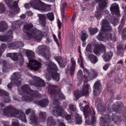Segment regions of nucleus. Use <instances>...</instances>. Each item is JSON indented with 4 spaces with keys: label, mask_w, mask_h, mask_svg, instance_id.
<instances>
[{
    "label": "nucleus",
    "mask_w": 126,
    "mask_h": 126,
    "mask_svg": "<svg viewBox=\"0 0 126 126\" xmlns=\"http://www.w3.org/2000/svg\"><path fill=\"white\" fill-rule=\"evenodd\" d=\"M36 51L47 61L45 63L47 69L45 74L47 80H51V77H52L54 80L59 81L60 80V74L57 73L58 70V66L50 59V58H51V53L49 50H47L46 46H39Z\"/></svg>",
    "instance_id": "nucleus-1"
},
{
    "label": "nucleus",
    "mask_w": 126,
    "mask_h": 126,
    "mask_svg": "<svg viewBox=\"0 0 126 126\" xmlns=\"http://www.w3.org/2000/svg\"><path fill=\"white\" fill-rule=\"evenodd\" d=\"M32 28H33V24H32L25 25L24 26V29L29 31L27 32V37L29 39H33L37 42H41L42 38L44 37L45 32L36 29L31 30Z\"/></svg>",
    "instance_id": "nucleus-2"
},
{
    "label": "nucleus",
    "mask_w": 126,
    "mask_h": 126,
    "mask_svg": "<svg viewBox=\"0 0 126 126\" xmlns=\"http://www.w3.org/2000/svg\"><path fill=\"white\" fill-rule=\"evenodd\" d=\"M59 100L56 98L53 101V105L50 107V110H52V115L55 117H62L64 118L67 121H69L71 118V116L63 110V107L59 105Z\"/></svg>",
    "instance_id": "nucleus-3"
},
{
    "label": "nucleus",
    "mask_w": 126,
    "mask_h": 126,
    "mask_svg": "<svg viewBox=\"0 0 126 126\" xmlns=\"http://www.w3.org/2000/svg\"><path fill=\"white\" fill-rule=\"evenodd\" d=\"M22 94L20 93L21 95H24L22 96V99L25 102H31L36 98L41 97V94L36 91H33L27 85H24L22 87Z\"/></svg>",
    "instance_id": "nucleus-4"
},
{
    "label": "nucleus",
    "mask_w": 126,
    "mask_h": 126,
    "mask_svg": "<svg viewBox=\"0 0 126 126\" xmlns=\"http://www.w3.org/2000/svg\"><path fill=\"white\" fill-rule=\"evenodd\" d=\"M108 21H110L112 24H113L114 26L116 25L117 23H119V19L115 18L113 16L108 15V17L106 18L105 19H103L101 21V31L102 32H109L112 30V27L109 24Z\"/></svg>",
    "instance_id": "nucleus-5"
},
{
    "label": "nucleus",
    "mask_w": 126,
    "mask_h": 126,
    "mask_svg": "<svg viewBox=\"0 0 126 126\" xmlns=\"http://www.w3.org/2000/svg\"><path fill=\"white\" fill-rule=\"evenodd\" d=\"M32 3L33 8L39 10L41 12H46V11L51 10V5L44 4L40 0H32Z\"/></svg>",
    "instance_id": "nucleus-6"
},
{
    "label": "nucleus",
    "mask_w": 126,
    "mask_h": 126,
    "mask_svg": "<svg viewBox=\"0 0 126 126\" xmlns=\"http://www.w3.org/2000/svg\"><path fill=\"white\" fill-rule=\"evenodd\" d=\"M83 104L80 103L79 104V107H82L80 108L81 111H83L84 115H92L93 116L92 117V124H94V122H96V118H95V111H94V109L93 108H89L88 105H85V107L83 108Z\"/></svg>",
    "instance_id": "nucleus-7"
},
{
    "label": "nucleus",
    "mask_w": 126,
    "mask_h": 126,
    "mask_svg": "<svg viewBox=\"0 0 126 126\" xmlns=\"http://www.w3.org/2000/svg\"><path fill=\"white\" fill-rule=\"evenodd\" d=\"M3 115L7 116V117H18L17 114L18 113V110L15 109V108L11 105L6 107L2 111Z\"/></svg>",
    "instance_id": "nucleus-8"
},
{
    "label": "nucleus",
    "mask_w": 126,
    "mask_h": 126,
    "mask_svg": "<svg viewBox=\"0 0 126 126\" xmlns=\"http://www.w3.org/2000/svg\"><path fill=\"white\" fill-rule=\"evenodd\" d=\"M78 63H80V66L83 68L84 72H86V73L88 74L89 77H90L91 79H94V78L97 77L98 73L96 71L94 70V69H92L91 72H90L88 69L83 67V60H82V58H81L80 59L78 60Z\"/></svg>",
    "instance_id": "nucleus-9"
},
{
    "label": "nucleus",
    "mask_w": 126,
    "mask_h": 126,
    "mask_svg": "<svg viewBox=\"0 0 126 126\" xmlns=\"http://www.w3.org/2000/svg\"><path fill=\"white\" fill-rule=\"evenodd\" d=\"M4 1L6 3H7V5L9 7L15 10L14 14L13 13H10L9 14L11 17L13 16L14 14H16V13H18V12H19V10H20V9H19V7L17 6V2L13 1V0H4Z\"/></svg>",
    "instance_id": "nucleus-10"
},
{
    "label": "nucleus",
    "mask_w": 126,
    "mask_h": 126,
    "mask_svg": "<svg viewBox=\"0 0 126 126\" xmlns=\"http://www.w3.org/2000/svg\"><path fill=\"white\" fill-rule=\"evenodd\" d=\"M91 91V88H90V86L88 84L85 85L81 91H78L75 92V97H76V99H78L81 96L88 95V93Z\"/></svg>",
    "instance_id": "nucleus-11"
},
{
    "label": "nucleus",
    "mask_w": 126,
    "mask_h": 126,
    "mask_svg": "<svg viewBox=\"0 0 126 126\" xmlns=\"http://www.w3.org/2000/svg\"><path fill=\"white\" fill-rule=\"evenodd\" d=\"M50 87H51V88L52 89L51 90H49V91L50 92V93L51 95H52V97H56L59 96V98H60V99H61L62 100L65 99V97H64V95H63V94H62L61 91H59V92H55L54 90V89L58 88V87L50 86Z\"/></svg>",
    "instance_id": "nucleus-12"
},
{
    "label": "nucleus",
    "mask_w": 126,
    "mask_h": 126,
    "mask_svg": "<svg viewBox=\"0 0 126 126\" xmlns=\"http://www.w3.org/2000/svg\"><path fill=\"white\" fill-rule=\"evenodd\" d=\"M31 113L32 115H30L29 119L31 121L32 125H36L37 123V116L35 115V111L29 108L26 110V115H29Z\"/></svg>",
    "instance_id": "nucleus-13"
},
{
    "label": "nucleus",
    "mask_w": 126,
    "mask_h": 126,
    "mask_svg": "<svg viewBox=\"0 0 126 126\" xmlns=\"http://www.w3.org/2000/svg\"><path fill=\"white\" fill-rule=\"evenodd\" d=\"M28 66L30 68L34 69V70H37V69H39L41 67V63L36 60H33L29 62Z\"/></svg>",
    "instance_id": "nucleus-14"
},
{
    "label": "nucleus",
    "mask_w": 126,
    "mask_h": 126,
    "mask_svg": "<svg viewBox=\"0 0 126 126\" xmlns=\"http://www.w3.org/2000/svg\"><path fill=\"white\" fill-rule=\"evenodd\" d=\"M106 50V48L105 45L100 44H98L96 47H95L94 50V53L95 55H100L101 53H105Z\"/></svg>",
    "instance_id": "nucleus-15"
},
{
    "label": "nucleus",
    "mask_w": 126,
    "mask_h": 126,
    "mask_svg": "<svg viewBox=\"0 0 126 126\" xmlns=\"http://www.w3.org/2000/svg\"><path fill=\"white\" fill-rule=\"evenodd\" d=\"M12 59L14 61H18L21 65L24 63V60L23 56L19 53H13L12 54Z\"/></svg>",
    "instance_id": "nucleus-16"
},
{
    "label": "nucleus",
    "mask_w": 126,
    "mask_h": 126,
    "mask_svg": "<svg viewBox=\"0 0 126 126\" xmlns=\"http://www.w3.org/2000/svg\"><path fill=\"white\" fill-rule=\"evenodd\" d=\"M8 47L12 50H16V49H20L22 47H24V43L21 41H17L14 43H9Z\"/></svg>",
    "instance_id": "nucleus-17"
},
{
    "label": "nucleus",
    "mask_w": 126,
    "mask_h": 126,
    "mask_svg": "<svg viewBox=\"0 0 126 126\" xmlns=\"http://www.w3.org/2000/svg\"><path fill=\"white\" fill-rule=\"evenodd\" d=\"M34 79L36 80L35 83H34L33 82H31L30 83L31 85H34L36 87H43V86H45V82H44V80L36 76L34 77Z\"/></svg>",
    "instance_id": "nucleus-18"
},
{
    "label": "nucleus",
    "mask_w": 126,
    "mask_h": 126,
    "mask_svg": "<svg viewBox=\"0 0 126 126\" xmlns=\"http://www.w3.org/2000/svg\"><path fill=\"white\" fill-rule=\"evenodd\" d=\"M12 80L11 81V83H13V81H15L17 86H19L20 85V77H21V75L19 73H14L12 74Z\"/></svg>",
    "instance_id": "nucleus-19"
},
{
    "label": "nucleus",
    "mask_w": 126,
    "mask_h": 126,
    "mask_svg": "<svg viewBox=\"0 0 126 126\" xmlns=\"http://www.w3.org/2000/svg\"><path fill=\"white\" fill-rule=\"evenodd\" d=\"M101 85L100 84V81L97 80L94 85V96H98L101 93Z\"/></svg>",
    "instance_id": "nucleus-20"
},
{
    "label": "nucleus",
    "mask_w": 126,
    "mask_h": 126,
    "mask_svg": "<svg viewBox=\"0 0 126 126\" xmlns=\"http://www.w3.org/2000/svg\"><path fill=\"white\" fill-rule=\"evenodd\" d=\"M110 10L112 14H115L117 16H120V10L119 8V5L117 3H113L111 5Z\"/></svg>",
    "instance_id": "nucleus-21"
},
{
    "label": "nucleus",
    "mask_w": 126,
    "mask_h": 126,
    "mask_svg": "<svg viewBox=\"0 0 126 126\" xmlns=\"http://www.w3.org/2000/svg\"><path fill=\"white\" fill-rule=\"evenodd\" d=\"M71 65L70 66L68 67L67 71H68V72H70L71 74H72L75 68L76 63H75V61H74V59L72 58L71 59Z\"/></svg>",
    "instance_id": "nucleus-22"
},
{
    "label": "nucleus",
    "mask_w": 126,
    "mask_h": 126,
    "mask_svg": "<svg viewBox=\"0 0 126 126\" xmlns=\"http://www.w3.org/2000/svg\"><path fill=\"white\" fill-rule=\"evenodd\" d=\"M9 34H10V35L7 34L8 36H0V41H1V42H6V41H9V39H12V31H10Z\"/></svg>",
    "instance_id": "nucleus-23"
},
{
    "label": "nucleus",
    "mask_w": 126,
    "mask_h": 126,
    "mask_svg": "<svg viewBox=\"0 0 126 126\" xmlns=\"http://www.w3.org/2000/svg\"><path fill=\"white\" fill-rule=\"evenodd\" d=\"M38 16L39 17V22L42 26H45L46 25V16L45 15L38 14Z\"/></svg>",
    "instance_id": "nucleus-24"
},
{
    "label": "nucleus",
    "mask_w": 126,
    "mask_h": 126,
    "mask_svg": "<svg viewBox=\"0 0 126 126\" xmlns=\"http://www.w3.org/2000/svg\"><path fill=\"white\" fill-rule=\"evenodd\" d=\"M26 55L28 59H29V63L33 60V58H34V53H33V51L27 50L26 51Z\"/></svg>",
    "instance_id": "nucleus-25"
},
{
    "label": "nucleus",
    "mask_w": 126,
    "mask_h": 126,
    "mask_svg": "<svg viewBox=\"0 0 126 126\" xmlns=\"http://www.w3.org/2000/svg\"><path fill=\"white\" fill-rule=\"evenodd\" d=\"M75 116V123L76 125H81L82 124V118L77 113H74Z\"/></svg>",
    "instance_id": "nucleus-26"
},
{
    "label": "nucleus",
    "mask_w": 126,
    "mask_h": 126,
    "mask_svg": "<svg viewBox=\"0 0 126 126\" xmlns=\"http://www.w3.org/2000/svg\"><path fill=\"white\" fill-rule=\"evenodd\" d=\"M112 57H113V53L109 52L103 56V59L104 62H109L112 59Z\"/></svg>",
    "instance_id": "nucleus-27"
},
{
    "label": "nucleus",
    "mask_w": 126,
    "mask_h": 126,
    "mask_svg": "<svg viewBox=\"0 0 126 126\" xmlns=\"http://www.w3.org/2000/svg\"><path fill=\"white\" fill-rule=\"evenodd\" d=\"M35 103L37 105H39V106H41V107H46V106L48 105V104H49V101H48V99H43L40 101H35Z\"/></svg>",
    "instance_id": "nucleus-28"
},
{
    "label": "nucleus",
    "mask_w": 126,
    "mask_h": 126,
    "mask_svg": "<svg viewBox=\"0 0 126 126\" xmlns=\"http://www.w3.org/2000/svg\"><path fill=\"white\" fill-rule=\"evenodd\" d=\"M7 29V24L5 23V22H0V32H4Z\"/></svg>",
    "instance_id": "nucleus-29"
},
{
    "label": "nucleus",
    "mask_w": 126,
    "mask_h": 126,
    "mask_svg": "<svg viewBox=\"0 0 126 126\" xmlns=\"http://www.w3.org/2000/svg\"><path fill=\"white\" fill-rule=\"evenodd\" d=\"M3 96V100L5 103H10V98H9V96H8V94L5 92V93H3L2 94Z\"/></svg>",
    "instance_id": "nucleus-30"
},
{
    "label": "nucleus",
    "mask_w": 126,
    "mask_h": 126,
    "mask_svg": "<svg viewBox=\"0 0 126 126\" xmlns=\"http://www.w3.org/2000/svg\"><path fill=\"white\" fill-rule=\"evenodd\" d=\"M112 120L113 121V123H114V124H119V123L121 122L120 117L115 114H113L112 116Z\"/></svg>",
    "instance_id": "nucleus-31"
},
{
    "label": "nucleus",
    "mask_w": 126,
    "mask_h": 126,
    "mask_svg": "<svg viewBox=\"0 0 126 126\" xmlns=\"http://www.w3.org/2000/svg\"><path fill=\"white\" fill-rule=\"evenodd\" d=\"M106 40H111V41H113L114 42L116 41V36L115 35L112 34V33L108 32L106 35Z\"/></svg>",
    "instance_id": "nucleus-32"
},
{
    "label": "nucleus",
    "mask_w": 126,
    "mask_h": 126,
    "mask_svg": "<svg viewBox=\"0 0 126 126\" xmlns=\"http://www.w3.org/2000/svg\"><path fill=\"white\" fill-rule=\"evenodd\" d=\"M39 117L42 122H45V121H46V119L47 118L46 112L40 111L39 113Z\"/></svg>",
    "instance_id": "nucleus-33"
},
{
    "label": "nucleus",
    "mask_w": 126,
    "mask_h": 126,
    "mask_svg": "<svg viewBox=\"0 0 126 126\" xmlns=\"http://www.w3.org/2000/svg\"><path fill=\"white\" fill-rule=\"evenodd\" d=\"M89 58L91 60V63H96L97 62H98V59H97V57L95 56V55H90L89 56Z\"/></svg>",
    "instance_id": "nucleus-34"
},
{
    "label": "nucleus",
    "mask_w": 126,
    "mask_h": 126,
    "mask_svg": "<svg viewBox=\"0 0 126 126\" xmlns=\"http://www.w3.org/2000/svg\"><path fill=\"white\" fill-rule=\"evenodd\" d=\"M18 115H19V111H18V113L17 114L18 116H15V117H19L20 120L22 121V122H24V123H26L27 122V120H26V116H25V114L23 113H22L20 114V116H19Z\"/></svg>",
    "instance_id": "nucleus-35"
},
{
    "label": "nucleus",
    "mask_w": 126,
    "mask_h": 126,
    "mask_svg": "<svg viewBox=\"0 0 126 126\" xmlns=\"http://www.w3.org/2000/svg\"><path fill=\"white\" fill-rule=\"evenodd\" d=\"M66 6H67V4L65 2L62 3L61 6V12L62 13V16L63 18H64V17H65L64 15H63V11H64V9H65V7H66Z\"/></svg>",
    "instance_id": "nucleus-36"
},
{
    "label": "nucleus",
    "mask_w": 126,
    "mask_h": 126,
    "mask_svg": "<svg viewBox=\"0 0 126 126\" xmlns=\"http://www.w3.org/2000/svg\"><path fill=\"white\" fill-rule=\"evenodd\" d=\"M96 38L99 40V41H103V42H105V41L106 40V36L104 37L103 32H102L97 35Z\"/></svg>",
    "instance_id": "nucleus-37"
},
{
    "label": "nucleus",
    "mask_w": 126,
    "mask_h": 126,
    "mask_svg": "<svg viewBox=\"0 0 126 126\" xmlns=\"http://www.w3.org/2000/svg\"><path fill=\"white\" fill-rule=\"evenodd\" d=\"M99 0V8L100 9H103L106 6L107 0Z\"/></svg>",
    "instance_id": "nucleus-38"
},
{
    "label": "nucleus",
    "mask_w": 126,
    "mask_h": 126,
    "mask_svg": "<svg viewBox=\"0 0 126 126\" xmlns=\"http://www.w3.org/2000/svg\"><path fill=\"white\" fill-rule=\"evenodd\" d=\"M89 32L91 35H95V34L98 32V29L96 28H90L89 29Z\"/></svg>",
    "instance_id": "nucleus-39"
},
{
    "label": "nucleus",
    "mask_w": 126,
    "mask_h": 126,
    "mask_svg": "<svg viewBox=\"0 0 126 126\" xmlns=\"http://www.w3.org/2000/svg\"><path fill=\"white\" fill-rule=\"evenodd\" d=\"M88 35H87V33L85 32H82L80 35V38L82 41H86V39H87Z\"/></svg>",
    "instance_id": "nucleus-40"
},
{
    "label": "nucleus",
    "mask_w": 126,
    "mask_h": 126,
    "mask_svg": "<svg viewBox=\"0 0 126 126\" xmlns=\"http://www.w3.org/2000/svg\"><path fill=\"white\" fill-rule=\"evenodd\" d=\"M54 124V119L51 116L49 117L47 119V125L48 126H53Z\"/></svg>",
    "instance_id": "nucleus-41"
},
{
    "label": "nucleus",
    "mask_w": 126,
    "mask_h": 126,
    "mask_svg": "<svg viewBox=\"0 0 126 126\" xmlns=\"http://www.w3.org/2000/svg\"><path fill=\"white\" fill-rule=\"evenodd\" d=\"M103 15V11L102 10L97 11L95 13V16L97 19H100Z\"/></svg>",
    "instance_id": "nucleus-42"
},
{
    "label": "nucleus",
    "mask_w": 126,
    "mask_h": 126,
    "mask_svg": "<svg viewBox=\"0 0 126 126\" xmlns=\"http://www.w3.org/2000/svg\"><path fill=\"white\" fill-rule=\"evenodd\" d=\"M77 77L79 80H82L84 78L83 74L82 73V70H79L77 73Z\"/></svg>",
    "instance_id": "nucleus-43"
},
{
    "label": "nucleus",
    "mask_w": 126,
    "mask_h": 126,
    "mask_svg": "<svg viewBox=\"0 0 126 126\" xmlns=\"http://www.w3.org/2000/svg\"><path fill=\"white\" fill-rule=\"evenodd\" d=\"M122 53H123V45L118 46L117 54H118V55H122Z\"/></svg>",
    "instance_id": "nucleus-44"
},
{
    "label": "nucleus",
    "mask_w": 126,
    "mask_h": 126,
    "mask_svg": "<svg viewBox=\"0 0 126 126\" xmlns=\"http://www.w3.org/2000/svg\"><path fill=\"white\" fill-rule=\"evenodd\" d=\"M46 15L49 20H50V21H53V20H54L55 18L54 17V13H49L48 14H47Z\"/></svg>",
    "instance_id": "nucleus-45"
},
{
    "label": "nucleus",
    "mask_w": 126,
    "mask_h": 126,
    "mask_svg": "<svg viewBox=\"0 0 126 126\" xmlns=\"http://www.w3.org/2000/svg\"><path fill=\"white\" fill-rule=\"evenodd\" d=\"M68 108L70 110V111H71V112H73V114L74 115V114H75V112H76V108L75 107V106H74V105H70L69 106Z\"/></svg>",
    "instance_id": "nucleus-46"
},
{
    "label": "nucleus",
    "mask_w": 126,
    "mask_h": 126,
    "mask_svg": "<svg viewBox=\"0 0 126 126\" xmlns=\"http://www.w3.org/2000/svg\"><path fill=\"white\" fill-rule=\"evenodd\" d=\"M66 60H61V62L59 63V64L61 67H64L66 65Z\"/></svg>",
    "instance_id": "nucleus-47"
},
{
    "label": "nucleus",
    "mask_w": 126,
    "mask_h": 126,
    "mask_svg": "<svg viewBox=\"0 0 126 126\" xmlns=\"http://www.w3.org/2000/svg\"><path fill=\"white\" fill-rule=\"evenodd\" d=\"M31 6H32V7H33L32 6V0H31V2H30V4H29V3H26V4H25L24 5V7H25V8H26L27 9H28L30 8V7H31Z\"/></svg>",
    "instance_id": "nucleus-48"
},
{
    "label": "nucleus",
    "mask_w": 126,
    "mask_h": 126,
    "mask_svg": "<svg viewBox=\"0 0 126 126\" xmlns=\"http://www.w3.org/2000/svg\"><path fill=\"white\" fill-rule=\"evenodd\" d=\"M7 63H6V61H4L3 62V67H2V70L3 71H5V69L7 68Z\"/></svg>",
    "instance_id": "nucleus-49"
},
{
    "label": "nucleus",
    "mask_w": 126,
    "mask_h": 126,
    "mask_svg": "<svg viewBox=\"0 0 126 126\" xmlns=\"http://www.w3.org/2000/svg\"><path fill=\"white\" fill-rule=\"evenodd\" d=\"M5 49H6V46L4 44H1L0 46V51L2 53H3V52H4V50H5Z\"/></svg>",
    "instance_id": "nucleus-50"
},
{
    "label": "nucleus",
    "mask_w": 126,
    "mask_h": 126,
    "mask_svg": "<svg viewBox=\"0 0 126 126\" xmlns=\"http://www.w3.org/2000/svg\"><path fill=\"white\" fill-rule=\"evenodd\" d=\"M122 39L123 40L126 39V28L124 29L123 32L122 33Z\"/></svg>",
    "instance_id": "nucleus-51"
},
{
    "label": "nucleus",
    "mask_w": 126,
    "mask_h": 126,
    "mask_svg": "<svg viewBox=\"0 0 126 126\" xmlns=\"http://www.w3.org/2000/svg\"><path fill=\"white\" fill-rule=\"evenodd\" d=\"M55 60H56L58 63L62 62V57L60 56H56L54 57Z\"/></svg>",
    "instance_id": "nucleus-52"
},
{
    "label": "nucleus",
    "mask_w": 126,
    "mask_h": 126,
    "mask_svg": "<svg viewBox=\"0 0 126 126\" xmlns=\"http://www.w3.org/2000/svg\"><path fill=\"white\" fill-rule=\"evenodd\" d=\"M87 52H89L91 53L92 52V49H91V44H89L86 49Z\"/></svg>",
    "instance_id": "nucleus-53"
},
{
    "label": "nucleus",
    "mask_w": 126,
    "mask_h": 126,
    "mask_svg": "<svg viewBox=\"0 0 126 126\" xmlns=\"http://www.w3.org/2000/svg\"><path fill=\"white\" fill-rule=\"evenodd\" d=\"M120 109V107H118L117 105H114L113 106V110L115 112H118V109Z\"/></svg>",
    "instance_id": "nucleus-54"
},
{
    "label": "nucleus",
    "mask_w": 126,
    "mask_h": 126,
    "mask_svg": "<svg viewBox=\"0 0 126 126\" xmlns=\"http://www.w3.org/2000/svg\"><path fill=\"white\" fill-rule=\"evenodd\" d=\"M109 66H110V64L106 63L103 66V69H104V70H107V69L109 68Z\"/></svg>",
    "instance_id": "nucleus-55"
},
{
    "label": "nucleus",
    "mask_w": 126,
    "mask_h": 126,
    "mask_svg": "<svg viewBox=\"0 0 126 126\" xmlns=\"http://www.w3.org/2000/svg\"><path fill=\"white\" fill-rule=\"evenodd\" d=\"M3 10H4V5H3V4L0 3V12L3 11Z\"/></svg>",
    "instance_id": "nucleus-56"
},
{
    "label": "nucleus",
    "mask_w": 126,
    "mask_h": 126,
    "mask_svg": "<svg viewBox=\"0 0 126 126\" xmlns=\"http://www.w3.org/2000/svg\"><path fill=\"white\" fill-rule=\"evenodd\" d=\"M115 82L118 84H120V83L121 82V79L119 78H116L115 79Z\"/></svg>",
    "instance_id": "nucleus-57"
},
{
    "label": "nucleus",
    "mask_w": 126,
    "mask_h": 126,
    "mask_svg": "<svg viewBox=\"0 0 126 126\" xmlns=\"http://www.w3.org/2000/svg\"><path fill=\"white\" fill-rule=\"evenodd\" d=\"M57 23H58V27L59 28V29L61 28V26H62V23H61V21H60L59 19L57 20Z\"/></svg>",
    "instance_id": "nucleus-58"
},
{
    "label": "nucleus",
    "mask_w": 126,
    "mask_h": 126,
    "mask_svg": "<svg viewBox=\"0 0 126 126\" xmlns=\"http://www.w3.org/2000/svg\"><path fill=\"white\" fill-rule=\"evenodd\" d=\"M12 125L13 126H19V123L18 121H16V122H13Z\"/></svg>",
    "instance_id": "nucleus-59"
},
{
    "label": "nucleus",
    "mask_w": 126,
    "mask_h": 126,
    "mask_svg": "<svg viewBox=\"0 0 126 126\" xmlns=\"http://www.w3.org/2000/svg\"><path fill=\"white\" fill-rule=\"evenodd\" d=\"M27 14L28 16H32L33 15V13L31 11L27 12Z\"/></svg>",
    "instance_id": "nucleus-60"
},
{
    "label": "nucleus",
    "mask_w": 126,
    "mask_h": 126,
    "mask_svg": "<svg viewBox=\"0 0 126 126\" xmlns=\"http://www.w3.org/2000/svg\"><path fill=\"white\" fill-rule=\"evenodd\" d=\"M117 63L118 64H121V65H123L124 64V62L122 60H120Z\"/></svg>",
    "instance_id": "nucleus-61"
},
{
    "label": "nucleus",
    "mask_w": 126,
    "mask_h": 126,
    "mask_svg": "<svg viewBox=\"0 0 126 126\" xmlns=\"http://www.w3.org/2000/svg\"><path fill=\"white\" fill-rule=\"evenodd\" d=\"M6 56L8 57H10L11 59H12V54H11V53H8V54H7Z\"/></svg>",
    "instance_id": "nucleus-62"
},
{
    "label": "nucleus",
    "mask_w": 126,
    "mask_h": 126,
    "mask_svg": "<svg viewBox=\"0 0 126 126\" xmlns=\"http://www.w3.org/2000/svg\"><path fill=\"white\" fill-rule=\"evenodd\" d=\"M21 18H22V19H24V18H25L26 17V16L25 15V14H22L20 16Z\"/></svg>",
    "instance_id": "nucleus-63"
},
{
    "label": "nucleus",
    "mask_w": 126,
    "mask_h": 126,
    "mask_svg": "<svg viewBox=\"0 0 126 126\" xmlns=\"http://www.w3.org/2000/svg\"><path fill=\"white\" fill-rule=\"evenodd\" d=\"M103 110H104V109H103V107H102V106H99L98 108V111H103Z\"/></svg>",
    "instance_id": "nucleus-64"
}]
</instances>
